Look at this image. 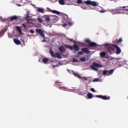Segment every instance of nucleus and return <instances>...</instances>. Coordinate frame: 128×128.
I'll list each match as a JSON object with an SVG mask.
<instances>
[{
	"mask_svg": "<svg viewBox=\"0 0 128 128\" xmlns=\"http://www.w3.org/2000/svg\"><path fill=\"white\" fill-rule=\"evenodd\" d=\"M97 46L99 47L104 46L106 48H108L106 50L107 52H109L110 54L114 52L115 45H110V44H98Z\"/></svg>",
	"mask_w": 128,
	"mask_h": 128,
	"instance_id": "nucleus-1",
	"label": "nucleus"
},
{
	"mask_svg": "<svg viewBox=\"0 0 128 128\" xmlns=\"http://www.w3.org/2000/svg\"><path fill=\"white\" fill-rule=\"evenodd\" d=\"M50 54L51 55V56L52 58H62V57L60 55V54L58 53H54V51H52V50L50 49Z\"/></svg>",
	"mask_w": 128,
	"mask_h": 128,
	"instance_id": "nucleus-2",
	"label": "nucleus"
},
{
	"mask_svg": "<svg viewBox=\"0 0 128 128\" xmlns=\"http://www.w3.org/2000/svg\"><path fill=\"white\" fill-rule=\"evenodd\" d=\"M84 42H86V44H89V46H98V44H96V43L94 42H92L88 38L85 39Z\"/></svg>",
	"mask_w": 128,
	"mask_h": 128,
	"instance_id": "nucleus-3",
	"label": "nucleus"
},
{
	"mask_svg": "<svg viewBox=\"0 0 128 128\" xmlns=\"http://www.w3.org/2000/svg\"><path fill=\"white\" fill-rule=\"evenodd\" d=\"M86 4L92 6H96L98 5V3L96 2L92 1L90 0H88L85 2Z\"/></svg>",
	"mask_w": 128,
	"mask_h": 128,
	"instance_id": "nucleus-4",
	"label": "nucleus"
},
{
	"mask_svg": "<svg viewBox=\"0 0 128 128\" xmlns=\"http://www.w3.org/2000/svg\"><path fill=\"white\" fill-rule=\"evenodd\" d=\"M90 68L93 70L98 72V68H102V65L96 63H94L93 64L90 66Z\"/></svg>",
	"mask_w": 128,
	"mask_h": 128,
	"instance_id": "nucleus-5",
	"label": "nucleus"
},
{
	"mask_svg": "<svg viewBox=\"0 0 128 128\" xmlns=\"http://www.w3.org/2000/svg\"><path fill=\"white\" fill-rule=\"evenodd\" d=\"M114 73V70H104L102 72L103 76H110V74H112Z\"/></svg>",
	"mask_w": 128,
	"mask_h": 128,
	"instance_id": "nucleus-6",
	"label": "nucleus"
},
{
	"mask_svg": "<svg viewBox=\"0 0 128 128\" xmlns=\"http://www.w3.org/2000/svg\"><path fill=\"white\" fill-rule=\"evenodd\" d=\"M76 56H77V57H76V58H73L72 59V62H80V58H80V51L78 52Z\"/></svg>",
	"mask_w": 128,
	"mask_h": 128,
	"instance_id": "nucleus-7",
	"label": "nucleus"
},
{
	"mask_svg": "<svg viewBox=\"0 0 128 128\" xmlns=\"http://www.w3.org/2000/svg\"><path fill=\"white\" fill-rule=\"evenodd\" d=\"M96 98H102V100H110V97L109 96H102V95H97Z\"/></svg>",
	"mask_w": 128,
	"mask_h": 128,
	"instance_id": "nucleus-8",
	"label": "nucleus"
},
{
	"mask_svg": "<svg viewBox=\"0 0 128 128\" xmlns=\"http://www.w3.org/2000/svg\"><path fill=\"white\" fill-rule=\"evenodd\" d=\"M36 32H38V34H40L41 36L44 38V32H42V30L38 28H36Z\"/></svg>",
	"mask_w": 128,
	"mask_h": 128,
	"instance_id": "nucleus-9",
	"label": "nucleus"
},
{
	"mask_svg": "<svg viewBox=\"0 0 128 128\" xmlns=\"http://www.w3.org/2000/svg\"><path fill=\"white\" fill-rule=\"evenodd\" d=\"M106 54H108V52H106V51L100 52V58H108V56H106Z\"/></svg>",
	"mask_w": 128,
	"mask_h": 128,
	"instance_id": "nucleus-10",
	"label": "nucleus"
},
{
	"mask_svg": "<svg viewBox=\"0 0 128 128\" xmlns=\"http://www.w3.org/2000/svg\"><path fill=\"white\" fill-rule=\"evenodd\" d=\"M115 48H116V54H121L122 52V50L118 46L115 45Z\"/></svg>",
	"mask_w": 128,
	"mask_h": 128,
	"instance_id": "nucleus-11",
	"label": "nucleus"
},
{
	"mask_svg": "<svg viewBox=\"0 0 128 128\" xmlns=\"http://www.w3.org/2000/svg\"><path fill=\"white\" fill-rule=\"evenodd\" d=\"M58 50L60 52H61V54H64V52H66V48H64V47L63 46H61L59 47Z\"/></svg>",
	"mask_w": 128,
	"mask_h": 128,
	"instance_id": "nucleus-12",
	"label": "nucleus"
},
{
	"mask_svg": "<svg viewBox=\"0 0 128 128\" xmlns=\"http://www.w3.org/2000/svg\"><path fill=\"white\" fill-rule=\"evenodd\" d=\"M110 12L112 14H121L120 12L116 10H111Z\"/></svg>",
	"mask_w": 128,
	"mask_h": 128,
	"instance_id": "nucleus-13",
	"label": "nucleus"
},
{
	"mask_svg": "<svg viewBox=\"0 0 128 128\" xmlns=\"http://www.w3.org/2000/svg\"><path fill=\"white\" fill-rule=\"evenodd\" d=\"M121 10H124L126 12V14H128V6H123L122 8H120Z\"/></svg>",
	"mask_w": 128,
	"mask_h": 128,
	"instance_id": "nucleus-14",
	"label": "nucleus"
},
{
	"mask_svg": "<svg viewBox=\"0 0 128 128\" xmlns=\"http://www.w3.org/2000/svg\"><path fill=\"white\" fill-rule=\"evenodd\" d=\"M81 50H82V52H86V54H90V50H88V48H82Z\"/></svg>",
	"mask_w": 128,
	"mask_h": 128,
	"instance_id": "nucleus-15",
	"label": "nucleus"
},
{
	"mask_svg": "<svg viewBox=\"0 0 128 128\" xmlns=\"http://www.w3.org/2000/svg\"><path fill=\"white\" fill-rule=\"evenodd\" d=\"M14 42L16 44H17L18 46H20V41L18 38L14 39Z\"/></svg>",
	"mask_w": 128,
	"mask_h": 128,
	"instance_id": "nucleus-16",
	"label": "nucleus"
},
{
	"mask_svg": "<svg viewBox=\"0 0 128 128\" xmlns=\"http://www.w3.org/2000/svg\"><path fill=\"white\" fill-rule=\"evenodd\" d=\"M18 20V16H14L10 17V22H12V20Z\"/></svg>",
	"mask_w": 128,
	"mask_h": 128,
	"instance_id": "nucleus-17",
	"label": "nucleus"
},
{
	"mask_svg": "<svg viewBox=\"0 0 128 128\" xmlns=\"http://www.w3.org/2000/svg\"><path fill=\"white\" fill-rule=\"evenodd\" d=\"M72 73L75 76H76L78 78H80V75L78 74V73L74 71H72Z\"/></svg>",
	"mask_w": 128,
	"mask_h": 128,
	"instance_id": "nucleus-18",
	"label": "nucleus"
},
{
	"mask_svg": "<svg viewBox=\"0 0 128 128\" xmlns=\"http://www.w3.org/2000/svg\"><path fill=\"white\" fill-rule=\"evenodd\" d=\"M44 18L46 22H50V16L46 15L44 16Z\"/></svg>",
	"mask_w": 128,
	"mask_h": 128,
	"instance_id": "nucleus-19",
	"label": "nucleus"
},
{
	"mask_svg": "<svg viewBox=\"0 0 128 128\" xmlns=\"http://www.w3.org/2000/svg\"><path fill=\"white\" fill-rule=\"evenodd\" d=\"M73 50H79L80 48H78V45L74 44L73 46Z\"/></svg>",
	"mask_w": 128,
	"mask_h": 128,
	"instance_id": "nucleus-20",
	"label": "nucleus"
},
{
	"mask_svg": "<svg viewBox=\"0 0 128 128\" xmlns=\"http://www.w3.org/2000/svg\"><path fill=\"white\" fill-rule=\"evenodd\" d=\"M42 62L44 64H46L47 62H50V59L48 58H44L42 60Z\"/></svg>",
	"mask_w": 128,
	"mask_h": 128,
	"instance_id": "nucleus-21",
	"label": "nucleus"
},
{
	"mask_svg": "<svg viewBox=\"0 0 128 128\" xmlns=\"http://www.w3.org/2000/svg\"><path fill=\"white\" fill-rule=\"evenodd\" d=\"M37 10L38 12H42V14H44V10L42 8H38Z\"/></svg>",
	"mask_w": 128,
	"mask_h": 128,
	"instance_id": "nucleus-22",
	"label": "nucleus"
},
{
	"mask_svg": "<svg viewBox=\"0 0 128 128\" xmlns=\"http://www.w3.org/2000/svg\"><path fill=\"white\" fill-rule=\"evenodd\" d=\"M58 2L60 4H61L62 6H64L65 4L64 0H59Z\"/></svg>",
	"mask_w": 128,
	"mask_h": 128,
	"instance_id": "nucleus-23",
	"label": "nucleus"
},
{
	"mask_svg": "<svg viewBox=\"0 0 128 128\" xmlns=\"http://www.w3.org/2000/svg\"><path fill=\"white\" fill-rule=\"evenodd\" d=\"M16 30H18V32H20V34H22V29H20V26H18L16 27Z\"/></svg>",
	"mask_w": 128,
	"mask_h": 128,
	"instance_id": "nucleus-24",
	"label": "nucleus"
},
{
	"mask_svg": "<svg viewBox=\"0 0 128 128\" xmlns=\"http://www.w3.org/2000/svg\"><path fill=\"white\" fill-rule=\"evenodd\" d=\"M52 14H60V12L56 11V10H52Z\"/></svg>",
	"mask_w": 128,
	"mask_h": 128,
	"instance_id": "nucleus-25",
	"label": "nucleus"
},
{
	"mask_svg": "<svg viewBox=\"0 0 128 128\" xmlns=\"http://www.w3.org/2000/svg\"><path fill=\"white\" fill-rule=\"evenodd\" d=\"M66 47L68 48H69V50H74V47L72 46H70V45H66Z\"/></svg>",
	"mask_w": 128,
	"mask_h": 128,
	"instance_id": "nucleus-26",
	"label": "nucleus"
},
{
	"mask_svg": "<svg viewBox=\"0 0 128 128\" xmlns=\"http://www.w3.org/2000/svg\"><path fill=\"white\" fill-rule=\"evenodd\" d=\"M116 41L118 44H122V38H120L118 40H116Z\"/></svg>",
	"mask_w": 128,
	"mask_h": 128,
	"instance_id": "nucleus-27",
	"label": "nucleus"
},
{
	"mask_svg": "<svg viewBox=\"0 0 128 128\" xmlns=\"http://www.w3.org/2000/svg\"><path fill=\"white\" fill-rule=\"evenodd\" d=\"M87 96L88 98H92V94L89 93L88 94Z\"/></svg>",
	"mask_w": 128,
	"mask_h": 128,
	"instance_id": "nucleus-28",
	"label": "nucleus"
},
{
	"mask_svg": "<svg viewBox=\"0 0 128 128\" xmlns=\"http://www.w3.org/2000/svg\"><path fill=\"white\" fill-rule=\"evenodd\" d=\"M30 18V12H26V20L27 18Z\"/></svg>",
	"mask_w": 128,
	"mask_h": 128,
	"instance_id": "nucleus-29",
	"label": "nucleus"
},
{
	"mask_svg": "<svg viewBox=\"0 0 128 128\" xmlns=\"http://www.w3.org/2000/svg\"><path fill=\"white\" fill-rule=\"evenodd\" d=\"M88 59L86 57L82 58L80 59L81 62H86Z\"/></svg>",
	"mask_w": 128,
	"mask_h": 128,
	"instance_id": "nucleus-30",
	"label": "nucleus"
},
{
	"mask_svg": "<svg viewBox=\"0 0 128 128\" xmlns=\"http://www.w3.org/2000/svg\"><path fill=\"white\" fill-rule=\"evenodd\" d=\"M60 84H62V82H60L58 81H56L55 82V84H56V86H60Z\"/></svg>",
	"mask_w": 128,
	"mask_h": 128,
	"instance_id": "nucleus-31",
	"label": "nucleus"
},
{
	"mask_svg": "<svg viewBox=\"0 0 128 128\" xmlns=\"http://www.w3.org/2000/svg\"><path fill=\"white\" fill-rule=\"evenodd\" d=\"M60 90H66V86H60L59 87Z\"/></svg>",
	"mask_w": 128,
	"mask_h": 128,
	"instance_id": "nucleus-32",
	"label": "nucleus"
},
{
	"mask_svg": "<svg viewBox=\"0 0 128 128\" xmlns=\"http://www.w3.org/2000/svg\"><path fill=\"white\" fill-rule=\"evenodd\" d=\"M98 80H100V78H96L94 80L93 82H98Z\"/></svg>",
	"mask_w": 128,
	"mask_h": 128,
	"instance_id": "nucleus-33",
	"label": "nucleus"
},
{
	"mask_svg": "<svg viewBox=\"0 0 128 128\" xmlns=\"http://www.w3.org/2000/svg\"><path fill=\"white\" fill-rule=\"evenodd\" d=\"M107 58H108V60H114V58L112 56H108L107 57Z\"/></svg>",
	"mask_w": 128,
	"mask_h": 128,
	"instance_id": "nucleus-34",
	"label": "nucleus"
},
{
	"mask_svg": "<svg viewBox=\"0 0 128 128\" xmlns=\"http://www.w3.org/2000/svg\"><path fill=\"white\" fill-rule=\"evenodd\" d=\"M38 20L40 22H43L44 20H42V18H38Z\"/></svg>",
	"mask_w": 128,
	"mask_h": 128,
	"instance_id": "nucleus-35",
	"label": "nucleus"
},
{
	"mask_svg": "<svg viewBox=\"0 0 128 128\" xmlns=\"http://www.w3.org/2000/svg\"><path fill=\"white\" fill-rule=\"evenodd\" d=\"M81 80H88V78L81 77Z\"/></svg>",
	"mask_w": 128,
	"mask_h": 128,
	"instance_id": "nucleus-36",
	"label": "nucleus"
},
{
	"mask_svg": "<svg viewBox=\"0 0 128 128\" xmlns=\"http://www.w3.org/2000/svg\"><path fill=\"white\" fill-rule=\"evenodd\" d=\"M90 90H91V92H96V90H94V88H91Z\"/></svg>",
	"mask_w": 128,
	"mask_h": 128,
	"instance_id": "nucleus-37",
	"label": "nucleus"
},
{
	"mask_svg": "<svg viewBox=\"0 0 128 128\" xmlns=\"http://www.w3.org/2000/svg\"><path fill=\"white\" fill-rule=\"evenodd\" d=\"M22 26L23 28H26V24H22Z\"/></svg>",
	"mask_w": 128,
	"mask_h": 128,
	"instance_id": "nucleus-38",
	"label": "nucleus"
},
{
	"mask_svg": "<svg viewBox=\"0 0 128 128\" xmlns=\"http://www.w3.org/2000/svg\"><path fill=\"white\" fill-rule=\"evenodd\" d=\"M68 26H72V22H69L68 23Z\"/></svg>",
	"mask_w": 128,
	"mask_h": 128,
	"instance_id": "nucleus-39",
	"label": "nucleus"
},
{
	"mask_svg": "<svg viewBox=\"0 0 128 128\" xmlns=\"http://www.w3.org/2000/svg\"><path fill=\"white\" fill-rule=\"evenodd\" d=\"M30 34H34V30H30Z\"/></svg>",
	"mask_w": 128,
	"mask_h": 128,
	"instance_id": "nucleus-40",
	"label": "nucleus"
},
{
	"mask_svg": "<svg viewBox=\"0 0 128 128\" xmlns=\"http://www.w3.org/2000/svg\"><path fill=\"white\" fill-rule=\"evenodd\" d=\"M42 42H46V38H44L42 40Z\"/></svg>",
	"mask_w": 128,
	"mask_h": 128,
	"instance_id": "nucleus-41",
	"label": "nucleus"
},
{
	"mask_svg": "<svg viewBox=\"0 0 128 128\" xmlns=\"http://www.w3.org/2000/svg\"><path fill=\"white\" fill-rule=\"evenodd\" d=\"M68 40H70V42H74V40L72 39L68 38Z\"/></svg>",
	"mask_w": 128,
	"mask_h": 128,
	"instance_id": "nucleus-42",
	"label": "nucleus"
},
{
	"mask_svg": "<svg viewBox=\"0 0 128 128\" xmlns=\"http://www.w3.org/2000/svg\"><path fill=\"white\" fill-rule=\"evenodd\" d=\"M77 4H80V0H78Z\"/></svg>",
	"mask_w": 128,
	"mask_h": 128,
	"instance_id": "nucleus-43",
	"label": "nucleus"
},
{
	"mask_svg": "<svg viewBox=\"0 0 128 128\" xmlns=\"http://www.w3.org/2000/svg\"><path fill=\"white\" fill-rule=\"evenodd\" d=\"M2 22H6V19H2Z\"/></svg>",
	"mask_w": 128,
	"mask_h": 128,
	"instance_id": "nucleus-44",
	"label": "nucleus"
},
{
	"mask_svg": "<svg viewBox=\"0 0 128 128\" xmlns=\"http://www.w3.org/2000/svg\"><path fill=\"white\" fill-rule=\"evenodd\" d=\"M100 12H102V14H103L104 12V10H101Z\"/></svg>",
	"mask_w": 128,
	"mask_h": 128,
	"instance_id": "nucleus-45",
	"label": "nucleus"
},
{
	"mask_svg": "<svg viewBox=\"0 0 128 128\" xmlns=\"http://www.w3.org/2000/svg\"><path fill=\"white\" fill-rule=\"evenodd\" d=\"M52 60H50L49 64H50V63H52Z\"/></svg>",
	"mask_w": 128,
	"mask_h": 128,
	"instance_id": "nucleus-46",
	"label": "nucleus"
},
{
	"mask_svg": "<svg viewBox=\"0 0 128 128\" xmlns=\"http://www.w3.org/2000/svg\"><path fill=\"white\" fill-rule=\"evenodd\" d=\"M68 26V24H64V26Z\"/></svg>",
	"mask_w": 128,
	"mask_h": 128,
	"instance_id": "nucleus-47",
	"label": "nucleus"
},
{
	"mask_svg": "<svg viewBox=\"0 0 128 128\" xmlns=\"http://www.w3.org/2000/svg\"><path fill=\"white\" fill-rule=\"evenodd\" d=\"M18 6H20V4H18Z\"/></svg>",
	"mask_w": 128,
	"mask_h": 128,
	"instance_id": "nucleus-48",
	"label": "nucleus"
},
{
	"mask_svg": "<svg viewBox=\"0 0 128 128\" xmlns=\"http://www.w3.org/2000/svg\"><path fill=\"white\" fill-rule=\"evenodd\" d=\"M121 62H124V61H123V60H122V61L121 60Z\"/></svg>",
	"mask_w": 128,
	"mask_h": 128,
	"instance_id": "nucleus-49",
	"label": "nucleus"
},
{
	"mask_svg": "<svg viewBox=\"0 0 128 128\" xmlns=\"http://www.w3.org/2000/svg\"><path fill=\"white\" fill-rule=\"evenodd\" d=\"M82 54V52H80V54Z\"/></svg>",
	"mask_w": 128,
	"mask_h": 128,
	"instance_id": "nucleus-50",
	"label": "nucleus"
},
{
	"mask_svg": "<svg viewBox=\"0 0 128 128\" xmlns=\"http://www.w3.org/2000/svg\"><path fill=\"white\" fill-rule=\"evenodd\" d=\"M119 64H120V63H119Z\"/></svg>",
	"mask_w": 128,
	"mask_h": 128,
	"instance_id": "nucleus-51",
	"label": "nucleus"
},
{
	"mask_svg": "<svg viewBox=\"0 0 128 128\" xmlns=\"http://www.w3.org/2000/svg\"><path fill=\"white\" fill-rule=\"evenodd\" d=\"M80 2H82V0H80Z\"/></svg>",
	"mask_w": 128,
	"mask_h": 128,
	"instance_id": "nucleus-52",
	"label": "nucleus"
},
{
	"mask_svg": "<svg viewBox=\"0 0 128 128\" xmlns=\"http://www.w3.org/2000/svg\"><path fill=\"white\" fill-rule=\"evenodd\" d=\"M56 1L58 0H56Z\"/></svg>",
	"mask_w": 128,
	"mask_h": 128,
	"instance_id": "nucleus-53",
	"label": "nucleus"
}]
</instances>
